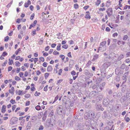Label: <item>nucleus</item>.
I'll list each match as a JSON object with an SVG mask.
<instances>
[{
  "label": "nucleus",
  "mask_w": 130,
  "mask_h": 130,
  "mask_svg": "<svg viewBox=\"0 0 130 130\" xmlns=\"http://www.w3.org/2000/svg\"><path fill=\"white\" fill-rule=\"evenodd\" d=\"M107 117V112L106 111H105L102 114V117L103 119H105Z\"/></svg>",
  "instance_id": "6ab92c4d"
},
{
  "label": "nucleus",
  "mask_w": 130,
  "mask_h": 130,
  "mask_svg": "<svg viewBox=\"0 0 130 130\" xmlns=\"http://www.w3.org/2000/svg\"><path fill=\"white\" fill-rule=\"evenodd\" d=\"M7 60H6L4 62V63H3L2 65V66H6V64L7 63Z\"/></svg>",
  "instance_id": "0e129e2a"
},
{
  "label": "nucleus",
  "mask_w": 130,
  "mask_h": 130,
  "mask_svg": "<svg viewBox=\"0 0 130 130\" xmlns=\"http://www.w3.org/2000/svg\"><path fill=\"white\" fill-rule=\"evenodd\" d=\"M26 29V26L25 25L23 26L22 30L24 31V32H25V30Z\"/></svg>",
  "instance_id": "864d4df0"
},
{
  "label": "nucleus",
  "mask_w": 130,
  "mask_h": 130,
  "mask_svg": "<svg viewBox=\"0 0 130 130\" xmlns=\"http://www.w3.org/2000/svg\"><path fill=\"white\" fill-rule=\"evenodd\" d=\"M118 34L117 32H115L112 35L113 37H117L118 36Z\"/></svg>",
  "instance_id": "4d7b16f0"
},
{
  "label": "nucleus",
  "mask_w": 130,
  "mask_h": 130,
  "mask_svg": "<svg viewBox=\"0 0 130 130\" xmlns=\"http://www.w3.org/2000/svg\"><path fill=\"white\" fill-rule=\"evenodd\" d=\"M110 1H107L106 4V6L107 7H108L110 5Z\"/></svg>",
  "instance_id": "473e14b6"
},
{
  "label": "nucleus",
  "mask_w": 130,
  "mask_h": 130,
  "mask_svg": "<svg viewBox=\"0 0 130 130\" xmlns=\"http://www.w3.org/2000/svg\"><path fill=\"white\" fill-rule=\"evenodd\" d=\"M110 56L108 55V56H106V57H105V59L106 60H108L110 58Z\"/></svg>",
  "instance_id": "cd10ccee"
},
{
  "label": "nucleus",
  "mask_w": 130,
  "mask_h": 130,
  "mask_svg": "<svg viewBox=\"0 0 130 130\" xmlns=\"http://www.w3.org/2000/svg\"><path fill=\"white\" fill-rule=\"evenodd\" d=\"M36 30H35L33 31L32 32V36H34L36 34Z\"/></svg>",
  "instance_id": "6e6d98bb"
},
{
  "label": "nucleus",
  "mask_w": 130,
  "mask_h": 130,
  "mask_svg": "<svg viewBox=\"0 0 130 130\" xmlns=\"http://www.w3.org/2000/svg\"><path fill=\"white\" fill-rule=\"evenodd\" d=\"M102 89L103 88H102V87H101L100 85L97 86L96 90L100 92L102 90Z\"/></svg>",
  "instance_id": "f3484780"
},
{
  "label": "nucleus",
  "mask_w": 130,
  "mask_h": 130,
  "mask_svg": "<svg viewBox=\"0 0 130 130\" xmlns=\"http://www.w3.org/2000/svg\"><path fill=\"white\" fill-rule=\"evenodd\" d=\"M35 109L37 110H39L40 109L41 107L40 106L37 105L35 107Z\"/></svg>",
  "instance_id": "c756f323"
},
{
  "label": "nucleus",
  "mask_w": 130,
  "mask_h": 130,
  "mask_svg": "<svg viewBox=\"0 0 130 130\" xmlns=\"http://www.w3.org/2000/svg\"><path fill=\"white\" fill-rule=\"evenodd\" d=\"M106 43V41H102L100 44L101 46L99 47V50H100L101 52H103L106 50V47L105 45Z\"/></svg>",
  "instance_id": "7ed1b4c3"
},
{
  "label": "nucleus",
  "mask_w": 130,
  "mask_h": 130,
  "mask_svg": "<svg viewBox=\"0 0 130 130\" xmlns=\"http://www.w3.org/2000/svg\"><path fill=\"white\" fill-rule=\"evenodd\" d=\"M15 66L17 67H19L21 65V63L18 61H17L15 62Z\"/></svg>",
  "instance_id": "5701e85b"
},
{
  "label": "nucleus",
  "mask_w": 130,
  "mask_h": 130,
  "mask_svg": "<svg viewBox=\"0 0 130 130\" xmlns=\"http://www.w3.org/2000/svg\"><path fill=\"white\" fill-rule=\"evenodd\" d=\"M126 77H127L125 74H124L123 76V79L125 80V81L126 80Z\"/></svg>",
  "instance_id": "c03bdc74"
},
{
  "label": "nucleus",
  "mask_w": 130,
  "mask_h": 130,
  "mask_svg": "<svg viewBox=\"0 0 130 130\" xmlns=\"http://www.w3.org/2000/svg\"><path fill=\"white\" fill-rule=\"evenodd\" d=\"M49 73H45V74L44 76L46 79L48 77L49 75Z\"/></svg>",
  "instance_id": "a19ab883"
},
{
  "label": "nucleus",
  "mask_w": 130,
  "mask_h": 130,
  "mask_svg": "<svg viewBox=\"0 0 130 130\" xmlns=\"http://www.w3.org/2000/svg\"><path fill=\"white\" fill-rule=\"evenodd\" d=\"M68 46L66 44L63 45L62 46V47L63 48H64L65 49H67L68 47Z\"/></svg>",
  "instance_id": "f704fd0d"
},
{
  "label": "nucleus",
  "mask_w": 130,
  "mask_h": 130,
  "mask_svg": "<svg viewBox=\"0 0 130 130\" xmlns=\"http://www.w3.org/2000/svg\"><path fill=\"white\" fill-rule=\"evenodd\" d=\"M101 3V0H97L95 3L96 5L98 6Z\"/></svg>",
  "instance_id": "a878e982"
},
{
  "label": "nucleus",
  "mask_w": 130,
  "mask_h": 130,
  "mask_svg": "<svg viewBox=\"0 0 130 130\" xmlns=\"http://www.w3.org/2000/svg\"><path fill=\"white\" fill-rule=\"evenodd\" d=\"M50 48V47L49 46H47L45 48V50L46 51H48Z\"/></svg>",
  "instance_id": "052dcab7"
},
{
  "label": "nucleus",
  "mask_w": 130,
  "mask_h": 130,
  "mask_svg": "<svg viewBox=\"0 0 130 130\" xmlns=\"http://www.w3.org/2000/svg\"><path fill=\"white\" fill-rule=\"evenodd\" d=\"M42 66L43 67H46L47 66V63L46 62H44L42 64Z\"/></svg>",
  "instance_id": "79ce46f5"
},
{
  "label": "nucleus",
  "mask_w": 130,
  "mask_h": 130,
  "mask_svg": "<svg viewBox=\"0 0 130 130\" xmlns=\"http://www.w3.org/2000/svg\"><path fill=\"white\" fill-rule=\"evenodd\" d=\"M37 21L36 20H35L34 21L33 24H31V25L33 26V27H34L35 25H36Z\"/></svg>",
  "instance_id": "c85d7f7f"
},
{
  "label": "nucleus",
  "mask_w": 130,
  "mask_h": 130,
  "mask_svg": "<svg viewBox=\"0 0 130 130\" xmlns=\"http://www.w3.org/2000/svg\"><path fill=\"white\" fill-rule=\"evenodd\" d=\"M125 120L126 122H128L130 120V119L128 117L125 118Z\"/></svg>",
  "instance_id": "5fc2aeb1"
},
{
  "label": "nucleus",
  "mask_w": 130,
  "mask_h": 130,
  "mask_svg": "<svg viewBox=\"0 0 130 130\" xmlns=\"http://www.w3.org/2000/svg\"><path fill=\"white\" fill-rule=\"evenodd\" d=\"M110 102V101L108 99H104L103 101V104L105 105H108Z\"/></svg>",
  "instance_id": "9d476101"
},
{
  "label": "nucleus",
  "mask_w": 130,
  "mask_h": 130,
  "mask_svg": "<svg viewBox=\"0 0 130 130\" xmlns=\"http://www.w3.org/2000/svg\"><path fill=\"white\" fill-rule=\"evenodd\" d=\"M52 121L53 122L52 123V120L51 119H47L45 123L46 127H53L55 124V120L54 119H53Z\"/></svg>",
  "instance_id": "f03ea898"
},
{
  "label": "nucleus",
  "mask_w": 130,
  "mask_h": 130,
  "mask_svg": "<svg viewBox=\"0 0 130 130\" xmlns=\"http://www.w3.org/2000/svg\"><path fill=\"white\" fill-rule=\"evenodd\" d=\"M7 55V53L5 52H4L2 54V55L3 56H5Z\"/></svg>",
  "instance_id": "338daca9"
},
{
  "label": "nucleus",
  "mask_w": 130,
  "mask_h": 130,
  "mask_svg": "<svg viewBox=\"0 0 130 130\" xmlns=\"http://www.w3.org/2000/svg\"><path fill=\"white\" fill-rule=\"evenodd\" d=\"M15 79L17 80H20L21 79L18 77L16 76L15 77Z\"/></svg>",
  "instance_id": "13d9d810"
},
{
  "label": "nucleus",
  "mask_w": 130,
  "mask_h": 130,
  "mask_svg": "<svg viewBox=\"0 0 130 130\" xmlns=\"http://www.w3.org/2000/svg\"><path fill=\"white\" fill-rule=\"evenodd\" d=\"M40 94V92H37L36 91L34 95L36 96H39Z\"/></svg>",
  "instance_id": "ea45409f"
},
{
  "label": "nucleus",
  "mask_w": 130,
  "mask_h": 130,
  "mask_svg": "<svg viewBox=\"0 0 130 130\" xmlns=\"http://www.w3.org/2000/svg\"><path fill=\"white\" fill-rule=\"evenodd\" d=\"M30 95L28 94H26L25 95V97L27 98H28L30 97Z\"/></svg>",
  "instance_id": "8fccbe9b"
},
{
  "label": "nucleus",
  "mask_w": 130,
  "mask_h": 130,
  "mask_svg": "<svg viewBox=\"0 0 130 130\" xmlns=\"http://www.w3.org/2000/svg\"><path fill=\"white\" fill-rule=\"evenodd\" d=\"M48 87V85H46L44 88V91H46L47 90V87Z\"/></svg>",
  "instance_id": "49530a36"
},
{
  "label": "nucleus",
  "mask_w": 130,
  "mask_h": 130,
  "mask_svg": "<svg viewBox=\"0 0 130 130\" xmlns=\"http://www.w3.org/2000/svg\"><path fill=\"white\" fill-rule=\"evenodd\" d=\"M106 12L108 17H110L113 14V10L111 8H108L106 10Z\"/></svg>",
  "instance_id": "39448f33"
},
{
  "label": "nucleus",
  "mask_w": 130,
  "mask_h": 130,
  "mask_svg": "<svg viewBox=\"0 0 130 130\" xmlns=\"http://www.w3.org/2000/svg\"><path fill=\"white\" fill-rule=\"evenodd\" d=\"M111 64V63L109 62H107L104 63L102 66V67L105 69L109 66Z\"/></svg>",
  "instance_id": "6e6552de"
},
{
  "label": "nucleus",
  "mask_w": 130,
  "mask_h": 130,
  "mask_svg": "<svg viewBox=\"0 0 130 130\" xmlns=\"http://www.w3.org/2000/svg\"><path fill=\"white\" fill-rule=\"evenodd\" d=\"M12 67L10 66L8 68V71H10L12 69Z\"/></svg>",
  "instance_id": "680f3d73"
},
{
  "label": "nucleus",
  "mask_w": 130,
  "mask_h": 130,
  "mask_svg": "<svg viewBox=\"0 0 130 130\" xmlns=\"http://www.w3.org/2000/svg\"><path fill=\"white\" fill-rule=\"evenodd\" d=\"M60 57L61 58L62 60H63L65 58V57L63 55H60Z\"/></svg>",
  "instance_id": "3c124183"
},
{
  "label": "nucleus",
  "mask_w": 130,
  "mask_h": 130,
  "mask_svg": "<svg viewBox=\"0 0 130 130\" xmlns=\"http://www.w3.org/2000/svg\"><path fill=\"white\" fill-rule=\"evenodd\" d=\"M61 44L58 43V45H57V48H56L57 50V51H58L60 50H61L60 47H61Z\"/></svg>",
  "instance_id": "aec40b11"
},
{
  "label": "nucleus",
  "mask_w": 130,
  "mask_h": 130,
  "mask_svg": "<svg viewBox=\"0 0 130 130\" xmlns=\"http://www.w3.org/2000/svg\"><path fill=\"white\" fill-rule=\"evenodd\" d=\"M44 129V127L42 125H41L39 128V130H42Z\"/></svg>",
  "instance_id": "4c0bfd02"
},
{
  "label": "nucleus",
  "mask_w": 130,
  "mask_h": 130,
  "mask_svg": "<svg viewBox=\"0 0 130 130\" xmlns=\"http://www.w3.org/2000/svg\"><path fill=\"white\" fill-rule=\"evenodd\" d=\"M125 43V42L124 41L119 40L118 41L117 43L118 45H120L121 44L124 45Z\"/></svg>",
  "instance_id": "ddd939ff"
},
{
  "label": "nucleus",
  "mask_w": 130,
  "mask_h": 130,
  "mask_svg": "<svg viewBox=\"0 0 130 130\" xmlns=\"http://www.w3.org/2000/svg\"><path fill=\"white\" fill-rule=\"evenodd\" d=\"M39 59L43 62H44V58L42 57H40L39 58Z\"/></svg>",
  "instance_id": "58836bf2"
},
{
  "label": "nucleus",
  "mask_w": 130,
  "mask_h": 130,
  "mask_svg": "<svg viewBox=\"0 0 130 130\" xmlns=\"http://www.w3.org/2000/svg\"><path fill=\"white\" fill-rule=\"evenodd\" d=\"M105 82H103L102 84H101L100 85L101 86V87H102V88H103L104 86H105Z\"/></svg>",
  "instance_id": "09e8293b"
},
{
  "label": "nucleus",
  "mask_w": 130,
  "mask_h": 130,
  "mask_svg": "<svg viewBox=\"0 0 130 130\" xmlns=\"http://www.w3.org/2000/svg\"><path fill=\"white\" fill-rule=\"evenodd\" d=\"M53 68L51 66H48L47 68V71L48 72H50L52 71Z\"/></svg>",
  "instance_id": "a211bd4d"
},
{
  "label": "nucleus",
  "mask_w": 130,
  "mask_h": 130,
  "mask_svg": "<svg viewBox=\"0 0 130 130\" xmlns=\"http://www.w3.org/2000/svg\"><path fill=\"white\" fill-rule=\"evenodd\" d=\"M95 112L93 111L90 110L88 112H86L85 113L84 115L85 119L89 120H91L92 119L94 118Z\"/></svg>",
  "instance_id": "f257e3e1"
},
{
  "label": "nucleus",
  "mask_w": 130,
  "mask_h": 130,
  "mask_svg": "<svg viewBox=\"0 0 130 130\" xmlns=\"http://www.w3.org/2000/svg\"><path fill=\"white\" fill-rule=\"evenodd\" d=\"M16 107V106L15 105H13L12 106V109L13 111H14Z\"/></svg>",
  "instance_id": "bf43d9fd"
},
{
  "label": "nucleus",
  "mask_w": 130,
  "mask_h": 130,
  "mask_svg": "<svg viewBox=\"0 0 130 130\" xmlns=\"http://www.w3.org/2000/svg\"><path fill=\"white\" fill-rule=\"evenodd\" d=\"M23 91L20 90L19 91L18 94L19 95H22V94H23Z\"/></svg>",
  "instance_id": "2f4dec72"
},
{
  "label": "nucleus",
  "mask_w": 130,
  "mask_h": 130,
  "mask_svg": "<svg viewBox=\"0 0 130 130\" xmlns=\"http://www.w3.org/2000/svg\"><path fill=\"white\" fill-rule=\"evenodd\" d=\"M31 127V121H29L28 123V125L27 126V129H30Z\"/></svg>",
  "instance_id": "2eb2a0df"
},
{
  "label": "nucleus",
  "mask_w": 130,
  "mask_h": 130,
  "mask_svg": "<svg viewBox=\"0 0 130 130\" xmlns=\"http://www.w3.org/2000/svg\"><path fill=\"white\" fill-rule=\"evenodd\" d=\"M112 130V128H111V129H110L109 127V126H106L104 129V130Z\"/></svg>",
  "instance_id": "a18cd8bd"
},
{
  "label": "nucleus",
  "mask_w": 130,
  "mask_h": 130,
  "mask_svg": "<svg viewBox=\"0 0 130 130\" xmlns=\"http://www.w3.org/2000/svg\"><path fill=\"white\" fill-rule=\"evenodd\" d=\"M102 105L101 104H96L95 105V108L97 110H99L101 108Z\"/></svg>",
  "instance_id": "f8f14e48"
},
{
  "label": "nucleus",
  "mask_w": 130,
  "mask_h": 130,
  "mask_svg": "<svg viewBox=\"0 0 130 130\" xmlns=\"http://www.w3.org/2000/svg\"><path fill=\"white\" fill-rule=\"evenodd\" d=\"M65 107H63L62 106L60 105L58 106L57 109V112L59 115H61L62 113L64 112Z\"/></svg>",
  "instance_id": "20e7f679"
},
{
  "label": "nucleus",
  "mask_w": 130,
  "mask_h": 130,
  "mask_svg": "<svg viewBox=\"0 0 130 130\" xmlns=\"http://www.w3.org/2000/svg\"><path fill=\"white\" fill-rule=\"evenodd\" d=\"M6 106L5 105H3L1 109V112L3 113H4L6 111Z\"/></svg>",
  "instance_id": "dca6fc26"
},
{
  "label": "nucleus",
  "mask_w": 130,
  "mask_h": 130,
  "mask_svg": "<svg viewBox=\"0 0 130 130\" xmlns=\"http://www.w3.org/2000/svg\"><path fill=\"white\" fill-rule=\"evenodd\" d=\"M127 44L130 47V39H128Z\"/></svg>",
  "instance_id": "774afa93"
},
{
  "label": "nucleus",
  "mask_w": 130,
  "mask_h": 130,
  "mask_svg": "<svg viewBox=\"0 0 130 130\" xmlns=\"http://www.w3.org/2000/svg\"><path fill=\"white\" fill-rule=\"evenodd\" d=\"M99 57V55H98L96 54H94L93 56V58L92 60V61H94L98 59Z\"/></svg>",
  "instance_id": "9b49d317"
},
{
  "label": "nucleus",
  "mask_w": 130,
  "mask_h": 130,
  "mask_svg": "<svg viewBox=\"0 0 130 130\" xmlns=\"http://www.w3.org/2000/svg\"><path fill=\"white\" fill-rule=\"evenodd\" d=\"M18 120V119L16 117H13L10 120V124L12 125L15 124Z\"/></svg>",
  "instance_id": "0eeeda50"
},
{
  "label": "nucleus",
  "mask_w": 130,
  "mask_h": 130,
  "mask_svg": "<svg viewBox=\"0 0 130 130\" xmlns=\"http://www.w3.org/2000/svg\"><path fill=\"white\" fill-rule=\"evenodd\" d=\"M115 73L117 75H119L122 74L123 73V71L121 70L120 68H117L115 69Z\"/></svg>",
  "instance_id": "423d86ee"
},
{
  "label": "nucleus",
  "mask_w": 130,
  "mask_h": 130,
  "mask_svg": "<svg viewBox=\"0 0 130 130\" xmlns=\"http://www.w3.org/2000/svg\"><path fill=\"white\" fill-rule=\"evenodd\" d=\"M31 122H33L36 121V119L34 117H33L31 118Z\"/></svg>",
  "instance_id": "72a5a7b5"
},
{
  "label": "nucleus",
  "mask_w": 130,
  "mask_h": 130,
  "mask_svg": "<svg viewBox=\"0 0 130 130\" xmlns=\"http://www.w3.org/2000/svg\"><path fill=\"white\" fill-rule=\"evenodd\" d=\"M59 96L58 95H57L55 97L53 103V104L58 99Z\"/></svg>",
  "instance_id": "b1692460"
},
{
  "label": "nucleus",
  "mask_w": 130,
  "mask_h": 130,
  "mask_svg": "<svg viewBox=\"0 0 130 130\" xmlns=\"http://www.w3.org/2000/svg\"><path fill=\"white\" fill-rule=\"evenodd\" d=\"M43 40L42 38L38 42V44L39 45H41L42 44L43 42Z\"/></svg>",
  "instance_id": "bb28decb"
},
{
  "label": "nucleus",
  "mask_w": 130,
  "mask_h": 130,
  "mask_svg": "<svg viewBox=\"0 0 130 130\" xmlns=\"http://www.w3.org/2000/svg\"><path fill=\"white\" fill-rule=\"evenodd\" d=\"M74 8L75 9H77L79 7L78 5V4H75L74 5Z\"/></svg>",
  "instance_id": "e433bc0d"
},
{
  "label": "nucleus",
  "mask_w": 130,
  "mask_h": 130,
  "mask_svg": "<svg viewBox=\"0 0 130 130\" xmlns=\"http://www.w3.org/2000/svg\"><path fill=\"white\" fill-rule=\"evenodd\" d=\"M106 9L105 8H99V10L100 11H104Z\"/></svg>",
  "instance_id": "de8ad7c7"
},
{
  "label": "nucleus",
  "mask_w": 130,
  "mask_h": 130,
  "mask_svg": "<svg viewBox=\"0 0 130 130\" xmlns=\"http://www.w3.org/2000/svg\"><path fill=\"white\" fill-rule=\"evenodd\" d=\"M30 104V102L29 101L26 102L25 103L26 105V106H28Z\"/></svg>",
  "instance_id": "69168bd1"
},
{
  "label": "nucleus",
  "mask_w": 130,
  "mask_h": 130,
  "mask_svg": "<svg viewBox=\"0 0 130 130\" xmlns=\"http://www.w3.org/2000/svg\"><path fill=\"white\" fill-rule=\"evenodd\" d=\"M84 127V125L82 123L79 124L77 125V128L80 130H83Z\"/></svg>",
  "instance_id": "1a4fd4ad"
},
{
  "label": "nucleus",
  "mask_w": 130,
  "mask_h": 130,
  "mask_svg": "<svg viewBox=\"0 0 130 130\" xmlns=\"http://www.w3.org/2000/svg\"><path fill=\"white\" fill-rule=\"evenodd\" d=\"M10 102L12 104H13L15 103V100H13L12 99H11Z\"/></svg>",
  "instance_id": "7c9ffc66"
},
{
  "label": "nucleus",
  "mask_w": 130,
  "mask_h": 130,
  "mask_svg": "<svg viewBox=\"0 0 130 130\" xmlns=\"http://www.w3.org/2000/svg\"><path fill=\"white\" fill-rule=\"evenodd\" d=\"M9 39V37L8 36H7L5 38L4 41H8Z\"/></svg>",
  "instance_id": "603ef678"
},
{
  "label": "nucleus",
  "mask_w": 130,
  "mask_h": 130,
  "mask_svg": "<svg viewBox=\"0 0 130 130\" xmlns=\"http://www.w3.org/2000/svg\"><path fill=\"white\" fill-rule=\"evenodd\" d=\"M128 36L127 35H125L123 36L122 39L123 41H126L128 39Z\"/></svg>",
  "instance_id": "4be33fe9"
},
{
  "label": "nucleus",
  "mask_w": 130,
  "mask_h": 130,
  "mask_svg": "<svg viewBox=\"0 0 130 130\" xmlns=\"http://www.w3.org/2000/svg\"><path fill=\"white\" fill-rule=\"evenodd\" d=\"M86 13L87 14L86 15V16L85 17V18L87 19H90V16L89 15V11H87L86 12Z\"/></svg>",
  "instance_id": "4468645a"
},
{
  "label": "nucleus",
  "mask_w": 130,
  "mask_h": 130,
  "mask_svg": "<svg viewBox=\"0 0 130 130\" xmlns=\"http://www.w3.org/2000/svg\"><path fill=\"white\" fill-rule=\"evenodd\" d=\"M53 54L55 55H56L57 54H59V53L56 51H55L53 52Z\"/></svg>",
  "instance_id": "37998d69"
},
{
  "label": "nucleus",
  "mask_w": 130,
  "mask_h": 130,
  "mask_svg": "<svg viewBox=\"0 0 130 130\" xmlns=\"http://www.w3.org/2000/svg\"><path fill=\"white\" fill-rule=\"evenodd\" d=\"M108 93L109 94H112V93L113 91L112 90V89H109L108 90Z\"/></svg>",
  "instance_id": "393cba45"
},
{
  "label": "nucleus",
  "mask_w": 130,
  "mask_h": 130,
  "mask_svg": "<svg viewBox=\"0 0 130 130\" xmlns=\"http://www.w3.org/2000/svg\"><path fill=\"white\" fill-rule=\"evenodd\" d=\"M124 57V55L122 54H121L120 56L118 58V60H120Z\"/></svg>",
  "instance_id": "412c9836"
},
{
  "label": "nucleus",
  "mask_w": 130,
  "mask_h": 130,
  "mask_svg": "<svg viewBox=\"0 0 130 130\" xmlns=\"http://www.w3.org/2000/svg\"><path fill=\"white\" fill-rule=\"evenodd\" d=\"M9 61L8 62V63L9 65H11L13 63V61L12 60H10V59H9Z\"/></svg>",
  "instance_id": "c9c22d12"
},
{
  "label": "nucleus",
  "mask_w": 130,
  "mask_h": 130,
  "mask_svg": "<svg viewBox=\"0 0 130 130\" xmlns=\"http://www.w3.org/2000/svg\"><path fill=\"white\" fill-rule=\"evenodd\" d=\"M35 14L34 13H33L30 17V19L31 20H32L34 17Z\"/></svg>",
  "instance_id": "e2e57ef3"
}]
</instances>
